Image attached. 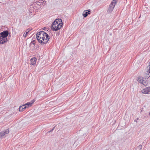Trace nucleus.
I'll return each mask as SVG.
<instances>
[{
  "mask_svg": "<svg viewBox=\"0 0 150 150\" xmlns=\"http://www.w3.org/2000/svg\"><path fill=\"white\" fill-rule=\"evenodd\" d=\"M147 74L146 76V78L148 79L150 77V66H149V68L147 67Z\"/></svg>",
  "mask_w": 150,
  "mask_h": 150,
  "instance_id": "obj_9",
  "label": "nucleus"
},
{
  "mask_svg": "<svg viewBox=\"0 0 150 150\" xmlns=\"http://www.w3.org/2000/svg\"><path fill=\"white\" fill-rule=\"evenodd\" d=\"M54 128H55V127H54L53 128H52V129L50 131H48L47 132V133H50V132H52V131H53V130L54 129Z\"/></svg>",
  "mask_w": 150,
  "mask_h": 150,
  "instance_id": "obj_17",
  "label": "nucleus"
},
{
  "mask_svg": "<svg viewBox=\"0 0 150 150\" xmlns=\"http://www.w3.org/2000/svg\"><path fill=\"white\" fill-rule=\"evenodd\" d=\"M9 132V129H7L5 131H3L0 133L1 137H3L5 134H8Z\"/></svg>",
  "mask_w": 150,
  "mask_h": 150,
  "instance_id": "obj_7",
  "label": "nucleus"
},
{
  "mask_svg": "<svg viewBox=\"0 0 150 150\" xmlns=\"http://www.w3.org/2000/svg\"><path fill=\"white\" fill-rule=\"evenodd\" d=\"M134 121L136 122H137V121H135V120H134Z\"/></svg>",
  "mask_w": 150,
  "mask_h": 150,
  "instance_id": "obj_22",
  "label": "nucleus"
},
{
  "mask_svg": "<svg viewBox=\"0 0 150 150\" xmlns=\"http://www.w3.org/2000/svg\"><path fill=\"white\" fill-rule=\"evenodd\" d=\"M142 149V145L140 144L137 146L135 149V150H141Z\"/></svg>",
  "mask_w": 150,
  "mask_h": 150,
  "instance_id": "obj_13",
  "label": "nucleus"
},
{
  "mask_svg": "<svg viewBox=\"0 0 150 150\" xmlns=\"http://www.w3.org/2000/svg\"><path fill=\"white\" fill-rule=\"evenodd\" d=\"M134 121L136 122H137V121H135V120H134Z\"/></svg>",
  "mask_w": 150,
  "mask_h": 150,
  "instance_id": "obj_21",
  "label": "nucleus"
},
{
  "mask_svg": "<svg viewBox=\"0 0 150 150\" xmlns=\"http://www.w3.org/2000/svg\"><path fill=\"white\" fill-rule=\"evenodd\" d=\"M149 66H150V62H149Z\"/></svg>",
  "mask_w": 150,
  "mask_h": 150,
  "instance_id": "obj_20",
  "label": "nucleus"
},
{
  "mask_svg": "<svg viewBox=\"0 0 150 150\" xmlns=\"http://www.w3.org/2000/svg\"><path fill=\"white\" fill-rule=\"evenodd\" d=\"M141 83H142L144 85H146V81L144 79H143L142 82H141Z\"/></svg>",
  "mask_w": 150,
  "mask_h": 150,
  "instance_id": "obj_16",
  "label": "nucleus"
},
{
  "mask_svg": "<svg viewBox=\"0 0 150 150\" xmlns=\"http://www.w3.org/2000/svg\"><path fill=\"white\" fill-rule=\"evenodd\" d=\"M116 4V1L115 0H113L110 5L109 7L108 10V12L110 13L112 12Z\"/></svg>",
  "mask_w": 150,
  "mask_h": 150,
  "instance_id": "obj_3",
  "label": "nucleus"
},
{
  "mask_svg": "<svg viewBox=\"0 0 150 150\" xmlns=\"http://www.w3.org/2000/svg\"><path fill=\"white\" fill-rule=\"evenodd\" d=\"M7 40H4V37L1 36L0 37V44H2L4 43H5L6 42H7Z\"/></svg>",
  "mask_w": 150,
  "mask_h": 150,
  "instance_id": "obj_10",
  "label": "nucleus"
},
{
  "mask_svg": "<svg viewBox=\"0 0 150 150\" xmlns=\"http://www.w3.org/2000/svg\"><path fill=\"white\" fill-rule=\"evenodd\" d=\"M142 93L144 94H149L150 93V88L146 87L141 91Z\"/></svg>",
  "mask_w": 150,
  "mask_h": 150,
  "instance_id": "obj_5",
  "label": "nucleus"
},
{
  "mask_svg": "<svg viewBox=\"0 0 150 150\" xmlns=\"http://www.w3.org/2000/svg\"><path fill=\"white\" fill-rule=\"evenodd\" d=\"M1 36L4 37V40H7V37L8 36V32L7 30H6L1 32Z\"/></svg>",
  "mask_w": 150,
  "mask_h": 150,
  "instance_id": "obj_4",
  "label": "nucleus"
},
{
  "mask_svg": "<svg viewBox=\"0 0 150 150\" xmlns=\"http://www.w3.org/2000/svg\"><path fill=\"white\" fill-rule=\"evenodd\" d=\"M149 115L150 117V111L149 112Z\"/></svg>",
  "mask_w": 150,
  "mask_h": 150,
  "instance_id": "obj_19",
  "label": "nucleus"
},
{
  "mask_svg": "<svg viewBox=\"0 0 150 150\" xmlns=\"http://www.w3.org/2000/svg\"><path fill=\"white\" fill-rule=\"evenodd\" d=\"M35 100H32L30 102L31 103V105H32V104H33L34 102H35Z\"/></svg>",
  "mask_w": 150,
  "mask_h": 150,
  "instance_id": "obj_18",
  "label": "nucleus"
},
{
  "mask_svg": "<svg viewBox=\"0 0 150 150\" xmlns=\"http://www.w3.org/2000/svg\"><path fill=\"white\" fill-rule=\"evenodd\" d=\"M25 106L26 107V108L30 106H31L32 105L31 103H30V102H28L24 104Z\"/></svg>",
  "mask_w": 150,
  "mask_h": 150,
  "instance_id": "obj_12",
  "label": "nucleus"
},
{
  "mask_svg": "<svg viewBox=\"0 0 150 150\" xmlns=\"http://www.w3.org/2000/svg\"><path fill=\"white\" fill-rule=\"evenodd\" d=\"M90 11L88 10L84 11L83 13V15L84 17H85L87 16L88 14H90Z\"/></svg>",
  "mask_w": 150,
  "mask_h": 150,
  "instance_id": "obj_8",
  "label": "nucleus"
},
{
  "mask_svg": "<svg viewBox=\"0 0 150 150\" xmlns=\"http://www.w3.org/2000/svg\"><path fill=\"white\" fill-rule=\"evenodd\" d=\"M29 31V30H27L26 32L25 33H24L23 34V36L24 37H25L26 36V35L27 34L28 32Z\"/></svg>",
  "mask_w": 150,
  "mask_h": 150,
  "instance_id": "obj_15",
  "label": "nucleus"
},
{
  "mask_svg": "<svg viewBox=\"0 0 150 150\" xmlns=\"http://www.w3.org/2000/svg\"><path fill=\"white\" fill-rule=\"evenodd\" d=\"M143 79L141 77L139 76L138 78L137 81L139 82L140 83H141V82H142Z\"/></svg>",
  "mask_w": 150,
  "mask_h": 150,
  "instance_id": "obj_14",
  "label": "nucleus"
},
{
  "mask_svg": "<svg viewBox=\"0 0 150 150\" xmlns=\"http://www.w3.org/2000/svg\"><path fill=\"white\" fill-rule=\"evenodd\" d=\"M63 23L61 19H56L52 23L51 29L54 31H57L60 29L62 27Z\"/></svg>",
  "mask_w": 150,
  "mask_h": 150,
  "instance_id": "obj_2",
  "label": "nucleus"
},
{
  "mask_svg": "<svg viewBox=\"0 0 150 150\" xmlns=\"http://www.w3.org/2000/svg\"><path fill=\"white\" fill-rule=\"evenodd\" d=\"M37 59L35 57H33L30 59V64L33 65L36 64Z\"/></svg>",
  "mask_w": 150,
  "mask_h": 150,
  "instance_id": "obj_6",
  "label": "nucleus"
},
{
  "mask_svg": "<svg viewBox=\"0 0 150 150\" xmlns=\"http://www.w3.org/2000/svg\"><path fill=\"white\" fill-rule=\"evenodd\" d=\"M36 38L39 43L42 45L46 44L50 39L48 35L43 31L38 32L36 35Z\"/></svg>",
  "mask_w": 150,
  "mask_h": 150,
  "instance_id": "obj_1",
  "label": "nucleus"
},
{
  "mask_svg": "<svg viewBox=\"0 0 150 150\" xmlns=\"http://www.w3.org/2000/svg\"><path fill=\"white\" fill-rule=\"evenodd\" d=\"M26 106L24 105H23L22 106H21L19 107V111H21L23 110V109H25L26 108Z\"/></svg>",
  "mask_w": 150,
  "mask_h": 150,
  "instance_id": "obj_11",
  "label": "nucleus"
},
{
  "mask_svg": "<svg viewBox=\"0 0 150 150\" xmlns=\"http://www.w3.org/2000/svg\"><path fill=\"white\" fill-rule=\"evenodd\" d=\"M134 121L136 122H137V121H135V120H134Z\"/></svg>",
  "mask_w": 150,
  "mask_h": 150,
  "instance_id": "obj_23",
  "label": "nucleus"
}]
</instances>
